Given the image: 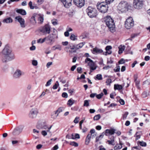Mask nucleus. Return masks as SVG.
<instances>
[{"label":"nucleus","mask_w":150,"mask_h":150,"mask_svg":"<svg viewBox=\"0 0 150 150\" xmlns=\"http://www.w3.org/2000/svg\"><path fill=\"white\" fill-rule=\"evenodd\" d=\"M58 33L57 30L54 28L52 33L45 37L47 44L52 45L54 42L55 40L58 38Z\"/></svg>","instance_id":"nucleus-1"},{"label":"nucleus","mask_w":150,"mask_h":150,"mask_svg":"<svg viewBox=\"0 0 150 150\" xmlns=\"http://www.w3.org/2000/svg\"><path fill=\"white\" fill-rule=\"evenodd\" d=\"M104 21L107 26L110 29L111 32L115 30V23L113 20L110 16H106L104 18Z\"/></svg>","instance_id":"nucleus-2"},{"label":"nucleus","mask_w":150,"mask_h":150,"mask_svg":"<svg viewBox=\"0 0 150 150\" xmlns=\"http://www.w3.org/2000/svg\"><path fill=\"white\" fill-rule=\"evenodd\" d=\"M108 4L106 3L102 2L97 5V8L100 12L105 13L108 10Z\"/></svg>","instance_id":"nucleus-3"},{"label":"nucleus","mask_w":150,"mask_h":150,"mask_svg":"<svg viewBox=\"0 0 150 150\" xmlns=\"http://www.w3.org/2000/svg\"><path fill=\"white\" fill-rule=\"evenodd\" d=\"M86 11L90 17L93 18L96 17L97 15L96 9L91 7H88L86 9Z\"/></svg>","instance_id":"nucleus-4"},{"label":"nucleus","mask_w":150,"mask_h":150,"mask_svg":"<svg viewBox=\"0 0 150 150\" xmlns=\"http://www.w3.org/2000/svg\"><path fill=\"white\" fill-rule=\"evenodd\" d=\"M128 6V4L126 2L122 1L119 4L117 8L122 12H123L127 10Z\"/></svg>","instance_id":"nucleus-5"},{"label":"nucleus","mask_w":150,"mask_h":150,"mask_svg":"<svg viewBox=\"0 0 150 150\" xmlns=\"http://www.w3.org/2000/svg\"><path fill=\"white\" fill-rule=\"evenodd\" d=\"M134 21L132 17H130L126 19L125 23V28L127 29H130L134 26Z\"/></svg>","instance_id":"nucleus-6"},{"label":"nucleus","mask_w":150,"mask_h":150,"mask_svg":"<svg viewBox=\"0 0 150 150\" xmlns=\"http://www.w3.org/2000/svg\"><path fill=\"white\" fill-rule=\"evenodd\" d=\"M85 62L87 63L88 65L90 67L91 69L90 72L89 73L90 74L93 70H94L96 69V67L93 60L89 58H87L85 60Z\"/></svg>","instance_id":"nucleus-7"},{"label":"nucleus","mask_w":150,"mask_h":150,"mask_svg":"<svg viewBox=\"0 0 150 150\" xmlns=\"http://www.w3.org/2000/svg\"><path fill=\"white\" fill-rule=\"evenodd\" d=\"M38 112V110L37 108H33L30 111L28 115L29 117L32 119H35L36 117Z\"/></svg>","instance_id":"nucleus-8"},{"label":"nucleus","mask_w":150,"mask_h":150,"mask_svg":"<svg viewBox=\"0 0 150 150\" xmlns=\"http://www.w3.org/2000/svg\"><path fill=\"white\" fill-rule=\"evenodd\" d=\"M143 6L142 0H134L133 6L134 8L140 9L142 8Z\"/></svg>","instance_id":"nucleus-9"},{"label":"nucleus","mask_w":150,"mask_h":150,"mask_svg":"<svg viewBox=\"0 0 150 150\" xmlns=\"http://www.w3.org/2000/svg\"><path fill=\"white\" fill-rule=\"evenodd\" d=\"M15 19L19 23L21 28H24L25 27V20L21 16L16 17Z\"/></svg>","instance_id":"nucleus-10"},{"label":"nucleus","mask_w":150,"mask_h":150,"mask_svg":"<svg viewBox=\"0 0 150 150\" xmlns=\"http://www.w3.org/2000/svg\"><path fill=\"white\" fill-rule=\"evenodd\" d=\"M11 52L10 48L7 45L5 46L2 51V53L3 55L10 56Z\"/></svg>","instance_id":"nucleus-11"},{"label":"nucleus","mask_w":150,"mask_h":150,"mask_svg":"<svg viewBox=\"0 0 150 150\" xmlns=\"http://www.w3.org/2000/svg\"><path fill=\"white\" fill-rule=\"evenodd\" d=\"M24 74V73L21 70L19 69H17L14 73L13 76L15 78H19Z\"/></svg>","instance_id":"nucleus-12"},{"label":"nucleus","mask_w":150,"mask_h":150,"mask_svg":"<svg viewBox=\"0 0 150 150\" xmlns=\"http://www.w3.org/2000/svg\"><path fill=\"white\" fill-rule=\"evenodd\" d=\"M23 126H20L16 128L13 131V135H16L19 134L23 130Z\"/></svg>","instance_id":"nucleus-13"},{"label":"nucleus","mask_w":150,"mask_h":150,"mask_svg":"<svg viewBox=\"0 0 150 150\" xmlns=\"http://www.w3.org/2000/svg\"><path fill=\"white\" fill-rule=\"evenodd\" d=\"M14 59V57L13 55L11 56V57L10 56L4 55L3 54L1 60L3 62L6 63Z\"/></svg>","instance_id":"nucleus-14"},{"label":"nucleus","mask_w":150,"mask_h":150,"mask_svg":"<svg viewBox=\"0 0 150 150\" xmlns=\"http://www.w3.org/2000/svg\"><path fill=\"white\" fill-rule=\"evenodd\" d=\"M74 4L78 7L81 8L85 4L84 0H74Z\"/></svg>","instance_id":"nucleus-15"},{"label":"nucleus","mask_w":150,"mask_h":150,"mask_svg":"<svg viewBox=\"0 0 150 150\" xmlns=\"http://www.w3.org/2000/svg\"><path fill=\"white\" fill-rule=\"evenodd\" d=\"M50 28L48 25H45L42 29L41 31L45 34H49L50 33Z\"/></svg>","instance_id":"nucleus-16"},{"label":"nucleus","mask_w":150,"mask_h":150,"mask_svg":"<svg viewBox=\"0 0 150 150\" xmlns=\"http://www.w3.org/2000/svg\"><path fill=\"white\" fill-rule=\"evenodd\" d=\"M71 0H64L62 2L64 6L66 8L69 7L71 5Z\"/></svg>","instance_id":"nucleus-17"},{"label":"nucleus","mask_w":150,"mask_h":150,"mask_svg":"<svg viewBox=\"0 0 150 150\" xmlns=\"http://www.w3.org/2000/svg\"><path fill=\"white\" fill-rule=\"evenodd\" d=\"M65 109L64 107H61L59 108L58 110L55 111L54 114L55 115L53 117L54 118H57V117L58 116L59 114L63 111Z\"/></svg>","instance_id":"nucleus-18"},{"label":"nucleus","mask_w":150,"mask_h":150,"mask_svg":"<svg viewBox=\"0 0 150 150\" xmlns=\"http://www.w3.org/2000/svg\"><path fill=\"white\" fill-rule=\"evenodd\" d=\"M115 130L113 129H107L105 130V134L106 136L109 135H112L115 133Z\"/></svg>","instance_id":"nucleus-19"},{"label":"nucleus","mask_w":150,"mask_h":150,"mask_svg":"<svg viewBox=\"0 0 150 150\" xmlns=\"http://www.w3.org/2000/svg\"><path fill=\"white\" fill-rule=\"evenodd\" d=\"M38 14L35 13L33 14V16L31 18L30 21L33 24L36 23V21L35 20V18L37 16Z\"/></svg>","instance_id":"nucleus-20"},{"label":"nucleus","mask_w":150,"mask_h":150,"mask_svg":"<svg viewBox=\"0 0 150 150\" xmlns=\"http://www.w3.org/2000/svg\"><path fill=\"white\" fill-rule=\"evenodd\" d=\"M91 134H89L87 135L85 139V144L86 145H88L89 144L91 141Z\"/></svg>","instance_id":"nucleus-21"},{"label":"nucleus","mask_w":150,"mask_h":150,"mask_svg":"<svg viewBox=\"0 0 150 150\" xmlns=\"http://www.w3.org/2000/svg\"><path fill=\"white\" fill-rule=\"evenodd\" d=\"M16 11L17 13L23 15H26V12L25 10L23 9H17Z\"/></svg>","instance_id":"nucleus-22"},{"label":"nucleus","mask_w":150,"mask_h":150,"mask_svg":"<svg viewBox=\"0 0 150 150\" xmlns=\"http://www.w3.org/2000/svg\"><path fill=\"white\" fill-rule=\"evenodd\" d=\"M13 22L12 19L10 17H8L5 19H4L2 22L3 23H11Z\"/></svg>","instance_id":"nucleus-23"},{"label":"nucleus","mask_w":150,"mask_h":150,"mask_svg":"<svg viewBox=\"0 0 150 150\" xmlns=\"http://www.w3.org/2000/svg\"><path fill=\"white\" fill-rule=\"evenodd\" d=\"M103 52V50H100L98 48L95 47L93 48L92 53L93 54H96L99 53H100Z\"/></svg>","instance_id":"nucleus-24"},{"label":"nucleus","mask_w":150,"mask_h":150,"mask_svg":"<svg viewBox=\"0 0 150 150\" xmlns=\"http://www.w3.org/2000/svg\"><path fill=\"white\" fill-rule=\"evenodd\" d=\"M119 49L118 53L119 54H122L125 49V45H120L118 47Z\"/></svg>","instance_id":"nucleus-25"},{"label":"nucleus","mask_w":150,"mask_h":150,"mask_svg":"<svg viewBox=\"0 0 150 150\" xmlns=\"http://www.w3.org/2000/svg\"><path fill=\"white\" fill-rule=\"evenodd\" d=\"M28 5L30 9H33L34 8L35 9H38L39 8V7L36 5L33 6L32 2L31 1H30L29 2Z\"/></svg>","instance_id":"nucleus-26"},{"label":"nucleus","mask_w":150,"mask_h":150,"mask_svg":"<svg viewBox=\"0 0 150 150\" xmlns=\"http://www.w3.org/2000/svg\"><path fill=\"white\" fill-rule=\"evenodd\" d=\"M52 126H50V127H48L47 125H43L42 127H41V128L45 129H47V132L49 133L50 134H51V132H50V130Z\"/></svg>","instance_id":"nucleus-27"},{"label":"nucleus","mask_w":150,"mask_h":150,"mask_svg":"<svg viewBox=\"0 0 150 150\" xmlns=\"http://www.w3.org/2000/svg\"><path fill=\"white\" fill-rule=\"evenodd\" d=\"M122 144L120 141L119 144H117L114 146V149L115 150L119 149H121L122 147Z\"/></svg>","instance_id":"nucleus-28"},{"label":"nucleus","mask_w":150,"mask_h":150,"mask_svg":"<svg viewBox=\"0 0 150 150\" xmlns=\"http://www.w3.org/2000/svg\"><path fill=\"white\" fill-rule=\"evenodd\" d=\"M150 84V79H148L144 81L142 85L143 87H145Z\"/></svg>","instance_id":"nucleus-29"},{"label":"nucleus","mask_w":150,"mask_h":150,"mask_svg":"<svg viewBox=\"0 0 150 150\" xmlns=\"http://www.w3.org/2000/svg\"><path fill=\"white\" fill-rule=\"evenodd\" d=\"M137 144L138 145H139L140 146L142 147H145L147 145L146 143L143 141H138L137 142Z\"/></svg>","instance_id":"nucleus-30"},{"label":"nucleus","mask_w":150,"mask_h":150,"mask_svg":"<svg viewBox=\"0 0 150 150\" xmlns=\"http://www.w3.org/2000/svg\"><path fill=\"white\" fill-rule=\"evenodd\" d=\"M37 16H39L38 20L40 22L42 23L44 20V15L41 14H38Z\"/></svg>","instance_id":"nucleus-31"},{"label":"nucleus","mask_w":150,"mask_h":150,"mask_svg":"<svg viewBox=\"0 0 150 150\" xmlns=\"http://www.w3.org/2000/svg\"><path fill=\"white\" fill-rule=\"evenodd\" d=\"M62 50L61 46L59 45H57L55 46H54L52 48V50Z\"/></svg>","instance_id":"nucleus-32"},{"label":"nucleus","mask_w":150,"mask_h":150,"mask_svg":"<svg viewBox=\"0 0 150 150\" xmlns=\"http://www.w3.org/2000/svg\"><path fill=\"white\" fill-rule=\"evenodd\" d=\"M115 90H120L122 89V87L121 85L119 84H115L114 85Z\"/></svg>","instance_id":"nucleus-33"},{"label":"nucleus","mask_w":150,"mask_h":150,"mask_svg":"<svg viewBox=\"0 0 150 150\" xmlns=\"http://www.w3.org/2000/svg\"><path fill=\"white\" fill-rule=\"evenodd\" d=\"M104 136L103 133H102L99 136L97 137L96 139V142H97L100 140Z\"/></svg>","instance_id":"nucleus-34"},{"label":"nucleus","mask_w":150,"mask_h":150,"mask_svg":"<svg viewBox=\"0 0 150 150\" xmlns=\"http://www.w3.org/2000/svg\"><path fill=\"white\" fill-rule=\"evenodd\" d=\"M45 41L46 42V39L45 37L43 39L40 38L37 40V42L38 43L42 44Z\"/></svg>","instance_id":"nucleus-35"},{"label":"nucleus","mask_w":150,"mask_h":150,"mask_svg":"<svg viewBox=\"0 0 150 150\" xmlns=\"http://www.w3.org/2000/svg\"><path fill=\"white\" fill-rule=\"evenodd\" d=\"M85 42H82L76 45V50L81 48L85 44Z\"/></svg>","instance_id":"nucleus-36"},{"label":"nucleus","mask_w":150,"mask_h":150,"mask_svg":"<svg viewBox=\"0 0 150 150\" xmlns=\"http://www.w3.org/2000/svg\"><path fill=\"white\" fill-rule=\"evenodd\" d=\"M74 103V100L71 99H70L68 101L67 104L70 106H71Z\"/></svg>","instance_id":"nucleus-37"},{"label":"nucleus","mask_w":150,"mask_h":150,"mask_svg":"<svg viewBox=\"0 0 150 150\" xmlns=\"http://www.w3.org/2000/svg\"><path fill=\"white\" fill-rule=\"evenodd\" d=\"M135 82V85L137 88L139 89H140V87L139 84L140 83V80H137V81H134Z\"/></svg>","instance_id":"nucleus-38"},{"label":"nucleus","mask_w":150,"mask_h":150,"mask_svg":"<svg viewBox=\"0 0 150 150\" xmlns=\"http://www.w3.org/2000/svg\"><path fill=\"white\" fill-rule=\"evenodd\" d=\"M32 65L35 66H37L38 64V62L37 60L33 59L32 61Z\"/></svg>","instance_id":"nucleus-39"},{"label":"nucleus","mask_w":150,"mask_h":150,"mask_svg":"<svg viewBox=\"0 0 150 150\" xmlns=\"http://www.w3.org/2000/svg\"><path fill=\"white\" fill-rule=\"evenodd\" d=\"M59 85V82L58 81H57L56 83L54 84L52 88L54 89H56L57 88L58 86Z\"/></svg>","instance_id":"nucleus-40"},{"label":"nucleus","mask_w":150,"mask_h":150,"mask_svg":"<svg viewBox=\"0 0 150 150\" xmlns=\"http://www.w3.org/2000/svg\"><path fill=\"white\" fill-rule=\"evenodd\" d=\"M70 144L75 147H77L79 145L77 143L74 142H71L70 143Z\"/></svg>","instance_id":"nucleus-41"},{"label":"nucleus","mask_w":150,"mask_h":150,"mask_svg":"<svg viewBox=\"0 0 150 150\" xmlns=\"http://www.w3.org/2000/svg\"><path fill=\"white\" fill-rule=\"evenodd\" d=\"M128 114V112H125L123 115V116L122 117V119L124 120H125L126 119Z\"/></svg>","instance_id":"nucleus-42"},{"label":"nucleus","mask_w":150,"mask_h":150,"mask_svg":"<svg viewBox=\"0 0 150 150\" xmlns=\"http://www.w3.org/2000/svg\"><path fill=\"white\" fill-rule=\"evenodd\" d=\"M114 138L112 139L111 140H108L107 141V142L109 144L112 145H114Z\"/></svg>","instance_id":"nucleus-43"},{"label":"nucleus","mask_w":150,"mask_h":150,"mask_svg":"<svg viewBox=\"0 0 150 150\" xmlns=\"http://www.w3.org/2000/svg\"><path fill=\"white\" fill-rule=\"evenodd\" d=\"M100 118V114H98L95 115L94 118L93 119L94 120H99Z\"/></svg>","instance_id":"nucleus-44"},{"label":"nucleus","mask_w":150,"mask_h":150,"mask_svg":"<svg viewBox=\"0 0 150 150\" xmlns=\"http://www.w3.org/2000/svg\"><path fill=\"white\" fill-rule=\"evenodd\" d=\"M89 105V101L87 100L84 101L83 105L85 106L88 107Z\"/></svg>","instance_id":"nucleus-45"},{"label":"nucleus","mask_w":150,"mask_h":150,"mask_svg":"<svg viewBox=\"0 0 150 150\" xmlns=\"http://www.w3.org/2000/svg\"><path fill=\"white\" fill-rule=\"evenodd\" d=\"M103 93H101L100 94L96 95V96L97 98L100 99L101 98V97L103 96Z\"/></svg>","instance_id":"nucleus-46"},{"label":"nucleus","mask_w":150,"mask_h":150,"mask_svg":"<svg viewBox=\"0 0 150 150\" xmlns=\"http://www.w3.org/2000/svg\"><path fill=\"white\" fill-rule=\"evenodd\" d=\"M112 82V80L110 79H108L106 82L107 85H109Z\"/></svg>","instance_id":"nucleus-47"},{"label":"nucleus","mask_w":150,"mask_h":150,"mask_svg":"<svg viewBox=\"0 0 150 150\" xmlns=\"http://www.w3.org/2000/svg\"><path fill=\"white\" fill-rule=\"evenodd\" d=\"M52 79L49 80L47 83L45 85V86H48L50 85L51 84V81H52Z\"/></svg>","instance_id":"nucleus-48"},{"label":"nucleus","mask_w":150,"mask_h":150,"mask_svg":"<svg viewBox=\"0 0 150 150\" xmlns=\"http://www.w3.org/2000/svg\"><path fill=\"white\" fill-rule=\"evenodd\" d=\"M70 38L71 40H75L76 39V37L74 34H72L71 35Z\"/></svg>","instance_id":"nucleus-49"},{"label":"nucleus","mask_w":150,"mask_h":150,"mask_svg":"<svg viewBox=\"0 0 150 150\" xmlns=\"http://www.w3.org/2000/svg\"><path fill=\"white\" fill-rule=\"evenodd\" d=\"M80 136L78 134H75L74 137H73V139H79L80 138Z\"/></svg>","instance_id":"nucleus-50"},{"label":"nucleus","mask_w":150,"mask_h":150,"mask_svg":"<svg viewBox=\"0 0 150 150\" xmlns=\"http://www.w3.org/2000/svg\"><path fill=\"white\" fill-rule=\"evenodd\" d=\"M141 147L138 146H134L132 148V150H140Z\"/></svg>","instance_id":"nucleus-51"},{"label":"nucleus","mask_w":150,"mask_h":150,"mask_svg":"<svg viewBox=\"0 0 150 150\" xmlns=\"http://www.w3.org/2000/svg\"><path fill=\"white\" fill-rule=\"evenodd\" d=\"M47 131L43 130L41 132L42 134L44 136H45L47 134Z\"/></svg>","instance_id":"nucleus-52"},{"label":"nucleus","mask_w":150,"mask_h":150,"mask_svg":"<svg viewBox=\"0 0 150 150\" xmlns=\"http://www.w3.org/2000/svg\"><path fill=\"white\" fill-rule=\"evenodd\" d=\"M96 78L98 80H100L102 79V76L101 74H98L96 75Z\"/></svg>","instance_id":"nucleus-53"},{"label":"nucleus","mask_w":150,"mask_h":150,"mask_svg":"<svg viewBox=\"0 0 150 150\" xmlns=\"http://www.w3.org/2000/svg\"><path fill=\"white\" fill-rule=\"evenodd\" d=\"M120 67L119 66H117L115 67V69H114V70L115 72H119L120 71Z\"/></svg>","instance_id":"nucleus-54"},{"label":"nucleus","mask_w":150,"mask_h":150,"mask_svg":"<svg viewBox=\"0 0 150 150\" xmlns=\"http://www.w3.org/2000/svg\"><path fill=\"white\" fill-rule=\"evenodd\" d=\"M52 23L54 25H57V23L56 19H53L52 21Z\"/></svg>","instance_id":"nucleus-55"},{"label":"nucleus","mask_w":150,"mask_h":150,"mask_svg":"<svg viewBox=\"0 0 150 150\" xmlns=\"http://www.w3.org/2000/svg\"><path fill=\"white\" fill-rule=\"evenodd\" d=\"M125 63V60L124 59L122 58L119 62V64H123Z\"/></svg>","instance_id":"nucleus-56"},{"label":"nucleus","mask_w":150,"mask_h":150,"mask_svg":"<svg viewBox=\"0 0 150 150\" xmlns=\"http://www.w3.org/2000/svg\"><path fill=\"white\" fill-rule=\"evenodd\" d=\"M62 96L65 98H67L68 97L67 94L66 93L64 92L62 93Z\"/></svg>","instance_id":"nucleus-57"},{"label":"nucleus","mask_w":150,"mask_h":150,"mask_svg":"<svg viewBox=\"0 0 150 150\" xmlns=\"http://www.w3.org/2000/svg\"><path fill=\"white\" fill-rule=\"evenodd\" d=\"M52 64V62H48L46 65V67L47 68H49L50 66H51Z\"/></svg>","instance_id":"nucleus-58"},{"label":"nucleus","mask_w":150,"mask_h":150,"mask_svg":"<svg viewBox=\"0 0 150 150\" xmlns=\"http://www.w3.org/2000/svg\"><path fill=\"white\" fill-rule=\"evenodd\" d=\"M114 0H105V2L107 4H110Z\"/></svg>","instance_id":"nucleus-59"},{"label":"nucleus","mask_w":150,"mask_h":150,"mask_svg":"<svg viewBox=\"0 0 150 150\" xmlns=\"http://www.w3.org/2000/svg\"><path fill=\"white\" fill-rule=\"evenodd\" d=\"M79 119V117H75V120H74V122L75 123H78L79 121L78 120Z\"/></svg>","instance_id":"nucleus-60"},{"label":"nucleus","mask_w":150,"mask_h":150,"mask_svg":"<svg viewBox=\"0 0 150 150\" xmlns=\"http://www.w3.org/2000/svg\"><path fill=\"white\" fill-rule=\"evenodd\" d=\"M36 49V47L35 46L32 45V46L30 47V50L31 51L34 50Z\"/></svg>","instance_id":"nucleus-61"},{"label":"nucleus","mask_w":150,"mask_h":150,"mask_svg":"<svg viewBox=\"0 0 150 150\" xmlns=\"http://www.w3.org/2000/svg\"><path fill=\"white\" fill-rule=\"evenodd\" d=\"M119 102L122 105H124L125 103V102L124 100L122 99H121L119 100Z\"/></svg>","instance_id":"nucleus-62"},{"label":"nucleus","mask_w":150,"mask_h":150,"mask_svg":"<svg viewBox=\"0 0 150 150\" xmlns=\"http://www.w3.org/2000/svg\"><path fill=\"white\" fill-rule=\"evenodd\" d=\"M77 70L78 73H82V69L81 67H78L77 69Z\"/></svg>","instance_id":"nucleus-63"},{"label":"nucleus","mask_w":150,"mask_h":150,"mask_svg":"<svg viewBox=\"0 0 150 150\" xmlns=\"http://www.w3.org/2000/svg\"><path fill=\"white\" fill-rule=\"evenodd\" d=\"M44 0H38L37 1V3L39 5H40L42 4L44 1Z\"/></svg>","instance_id":"nucleus-64"}]
</instances>
